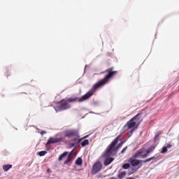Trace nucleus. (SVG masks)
<instances>
[{
    "instance_id": "nucleus-1",
    "label": "nucleus",
    "mask_w": 179,
    "mask_h": 179,
    "mask_svg": "<svg viewBox=\"0 0 179 179\" xmlns=\"http://www.w3.org/2000/svg\"><path fill=\"white\" fill-rule=\"evenodd\" d=\"M102 73H107V75H106L103 79L96 83L88 92L81 98H79L78 96H73L66 100L67 101V103H76L77 101L78 103H82L83 101H85V100H89V99L96 93V90H97L99 87L106 86V85L110 82V79L114 78L115 75L118 73V71H114V67H110L102 72Z\"/></svg>"
},
{
    "instance_id": "nucleus-2",
    "label": "nucleus",
    "mask_w": 179,
    "mask_h": 179,
    "mask_svg": "<svg viewBox=\"0 0 179 179\" xmlns=\"http://www.w3.org/2000/svg\"><path fill=\"white\" fill-rule=\"evenodd\" d=\"M121 134L117 136L113 141L108 146L106 151L103 154L102 157H110L118 152V148H117V143L120 142L121 139Z\"/></svg>"
},
{
    "instance_id": "nucleus-3",
    "label": "nucleus",
    "mask_w": 179,
    "mask_h": 179,
    "mask_svg": "<svg viewBox=\"0 0 179 179\" xmlns=\"http://www.w3.org/2000/svg\"><path fill=\"white\" fill-rule=\"evenodd\" d=\"M71 108V105L68 103L67 101L62 99L58 103V105L55 107L56 113H59V111H64V110H68Z\"/></svg>"
},
{
    "instance_id": "nucleus-4",
    "label": "nucleus",
    "mask_w": 179,
    "mask_h": 179,
    "mask_svg": "<svg viewBox=\"0 0 179 179\" xmlns=\"http://www.w3.org/2000/svg\"><path fill=\"white\" fill-rule=\"evenodd\" d=\"M156 159L155 157H151L150 158H148L145 160H138L135 159V158H130L129 163L132 167H136V166H139L141 163H149V162H151V160H155Z\"/></svg>"
},
{
    "instance_id": "nucleus-5",
    "label": "nucleus",
    "mask_w": 179,
    "mask_h": 179,
    "mask_svg": "<svg viewBox=\"0 0 179 179\" xmlns=\"http://www.w3.org/2000/svg\"><path fill=\"white\" fill-rule=\"evenodd\" d=\"M66 138H79V131L76 129L66 130L64 132Z\"/></svg>"
},
{
    "instance_id": "nucleus-6",
    "label": "nucleus",
    "mask_w": 179,
    "mask_h": 179,
    "mask_svg": "<svg viewBox=\"0 0 179 179\" xmlns=\"http://www.w3.org/2000/svg\"><path fill=\"white\" fill-rule=\"evenodd\" d=\"M101 169H103V164H101V162H96L92 166L91 173L93 176H94V174H97V173H100V171H101Z\"/></svg>"
},
{
    "instance_id": "nucleus-7",
    "label": "nucleus",
    "mask_w": 179,
    "mask_h": 179,
    "mask_svg": "<svg viewBox=\"0 0 179 179\" xmlns=\"http://www.w3.org/2000/svg\"><path fill=\"white\" fill-rule=\"evenodd\" d=\"M135 125H136V122H134V120L131 119L123 127V130L125 132V131H128L129 129H132V128H134Z\"/></svg>"
},
{
    "instance_id": "nucleus-8",
    "label": "nucleus",
    "mask_w": 179,
    "mask_h": 179,
    "mask_svg": "<svg viewBox=\"0 0 179 179\" xmlns=\"http://www.w3.org/2000/svg\"><path fill=\"white\" fill-rule=\"evenodd\" d=\"M145 153H146V150L145 148H141L134 154L133 157L134 159H138V157H141L142 159H143V156L145 155Z\"/></svg>"
},
{
    "instance_id": "nucleus-9",
    "label": "nucleus",
    "mask_w": 179,
    "mask_h": 179,
    "mask_svg": "<svg viewBox=\"0 0 179 179\" xmlns=\"http://www.w3.org/2000/svg\"><path fill=\"white\" fill-rule=\"evenodd\" d=\"M62 141V138H54L50 137L48 142L46 143V145H51L52 143H58L59 142Z\"/></svg>"
},
{
    "instance_id": "nucleus-10",
    "label": "nucleus",
    "mask_w": 179,
    "mask_h": 179,
    "mask_svg": "<svg viewBox=\"0 0 179 179\" xmlns=\"http://www.w3.org/2000/svg\"><path fill=\"white\" fill-rule=\"evenodd\" d=\"M142 113H138L137 115H136L134 117H133L131 118V120H133V122H136V124H141V122H142L141 120V119L142 118Z\"/></svg>"
},
{
    "instance_id": "nucleus-11",
    "label": "nucleus",
    "mask_w": 179,
    "mask_h": 179,
    "mask_svg": "<svg viewBox=\"0 0 179 179\" xmlns=\"http://www.w3.org/2000/svg\"><path fill=\"white\" fill-rule=\"evenodd\" d=\"M103 159H106L105 162L103 163L104 166H108V164H111V163H113V162H114V158H113V157H108L106 158L103 157Z\"/></svg>"
},
{
    "instance_id": "nucleus-12",
    "label": "nucleus",
    "mask_w": 179,
    "mask_h": 179,
    "mask_svg": "<svg viewBox=\"0 0 179 179\" xmlns=\"http://www.w3.org/2000/svg\"><path fill=\"white\" fill-rule=\"evenodd\" d=\"M155 148L151 147L149 148V150H148L144 154V155H143V159H145V157H148V156H149V155H150V153H152L154 150Z\"/></svg>"
},
{
    "instance_id": "nucleus-13",
    "label": "nucleus",
    "mask_w": 179,
    "mask_h": 179,
    "mask_svg": "<svg viewBox=\"0 0 179 179\" xmlns=\"http://www.w3.org/2000/svg\"><path fill=\"white\" fill-rule=\"evenodd\" d=\"M73 153V151H71L67 157V159L64 162V164H68V163H69V162H71V160H72V155Z\"/></svg>"
},
{
    "instance_id": "nucleus-14",
    "label": "nucleus",
    "mask_w": 179,
    "mask_h": 179,
    "mask_svg": "<svg viewBox=\"0 0 179 179\" xmlns=\"http://www.w3.org/2000/svg\"><path fill=\"white\" fill-rule=\"evenodd\" d=\"M12 164H6L3 166V171H9V170H10V169H12Z\"/></svg>"
},
{
    "instance_id": "nucleus-15",
    "label": "nucleus",
    "mask_w": 179,
    "mask_h": 179,
    "mask_svg": "<svg viewBox=\"0 0 179 179\" xmlns=\"http://www.w3.org/2000/svg\"><path fill=\"white\" fill-rule=\"evenodd\" d=\"M77 166H82L83 161L82 160V157H78L76 162H75Z\"/></svg>"
},
{
    "instance_id": "nucleus-16",
    "label": "nucleus",
    "mask_w": 179,
    "mask_h": 179,
    "mask_svg": "<svg viewBox=\"0 0 179 179\" xmlns=\"http://www.w3.org/2000/svg\"><path fill=\"white\" fill-rule=\"evenodd\" d=\"M126 176H127V172H126V171H123V172L120 173L117 175V178H119V179H122V178H124Z\"/></svg>"
},
{
    "instance_id": "nucleus-17",
    "label": "nucleus",
    "mask_w": 179,
    "mask_h": 179,
    "mask_svg": "<svg viewBox=\"0 0 179 179\" xmlns=\"http://www.w3.org/2000/svg\"><path fill=\"white\" fill-rule=\"evenodd\" d=\"M68 152H63L59 157V162H61L64 157H66L68 156Z\"/></svg>"
},
{
    "instance_id": "nucleus-18",
    "label": "nucleus",
    "mask_w": 179,
    "mask_h": 179,
    "mask_svg": "<svg viewBox=\"0 0 179 179\" xmlns=\"http://www.w3.org/2000/svg\"><path fill=\"white\" fill-rule=\"evenodd\" d=\"M141 167H142V165H139L137 168L135 166H133V168H131V174H134V173H136L138 170H139V169H141Z\"/></svg>"
},
{
    "instance_id": "nucleus-19",
    "label": "nucleus",
    "mask_w": 179,
    "mask_h": 179,
    "mask_svg": "<svg viewBox=\"0 0 179 179\" xmlns=\"http://www.w3.org/2000/svg\"><path fill=\"white\" fill-rule=\"evenodd\" d=\"M87 145H89V140L87 139H85L81 142V146L83 148H85V146H87Z\"/></svg>"
},
{
    "instance_id": "nucleus-20",
    "label": "nucleus",
    "mask_w": 179,
    "mask_h": 179,
    "mask_svg": "<svg viewBox=\"0 0 179 179\" xmlns=\"http://www.w3.org/2000/svg\"><path fill=\"white\" fill-rule=\"evenodd\" d=\"M129 167H131V165H130L129 164H128V163L124 164L122 165V169H123L124 170H128V169H129Z\"/></svg>"
},
{
    "instance_id": "nucleus-21",
    "label": "nucleus",
    "mask_w": 179,
    "mask_h": 179,
    "mask_svg": "<svg viewBox=\"0 0 179 179\" xmlns=\"http://www.w3.org/2000/svg\"><path fill=\"white\" fill-rule=\"evenodd\" d=\"M38 153L39 156L43 157V156H45V155H47V151H41Z\"/></svg>"
},
{
    "instance_id": "nucleus-22",
    "label": "nucleus",
    "mask_w": 179,
    "mask_h": 179,
    "mask_svg": "<svg viewBox=\"0 0 179 179\" xmlns=\"http://www.w3.org/2000/svg\"><path fill=\"white\" fill-rule=\"evenodd\" d=\"M124 143H125V141L120 142L118 145H116L117 146L116 149H117V150H118V149H120L121 148V146H122L124 145Z\"/></svg>"
},
{
    "instance_id": "nucleus-23",
    "label": "nucleus",
    "mask_w": 179,
    "mask_h": 179,
    "mask_svg": "<svg viewBox=\"0 0 179 179\" xmlns=\"http://www.w3.org/2000/svg\"><path fill=\"white\" fill-rule=\"evenodd\" d=\"M167 152V148L166 147H164L162 148V150L161 151V153H166Z\"/></svg>"
},
{
    "instance_id": "nucleus-24",
    "label": "nucleus",
    "mask_w": 179,
    "mask_h": 179,
    "mask_svg": "<svg viewBox=\"0 0 179 179\" xmlns=\"http://www.w3.org/2000/svg\"><path fill=\"white\" fill-rule=\"evenodd\" d=\"M86 138H89V135L85 136L84 138H80L78 142H82L83 139H86Z\"/></svg>"
},
{
    "instance_id": "nucleus-25",
    "label": "nucleus",
    "mask_w": 179,
    "mask_h": 179,
    "mask_svg": "<svg viewBox=\"0 0 179 179\" xmlns=\"http://www.w3.org/2000/svg\"><path fill=\"white\" fill-rule=\"evenodd\" d=\"M173 145L171 144H167L166 146V149H170Z\"/></svg>"
},
{
    "instance_id": "nucleus-26",
    "label": "nucleus",
    "mask_w": 179,
    "mask_h": 179,
    "mask_svg": "<svg viewBox=\"0 0 179 179\" xmlns=\"http://www.w3.org/2000/svg\"><path fill=\"white\" fill-rule=\"evenodd\" d=\"M127 149H128V147H125L122 151L121 153H124L125 152V150H127Z\"/></svg>"
},
{
    "instance_id": "nucleus-27",
    "label": "nucleus",
    "mask_w": 179,
    "mask_h": 179,
    "mask_svg": "<svg viewBox=\"0 0 179 179\" xmlns=\"http://www.w3.org/2000/svg\"><path fill=\"white\" fill-rule=\"evenodd\" d=\"M134 131H135V129H132L130 131V134H134Z\"/></svg>"
},
{
    "instance_id": "nucleus-28",
    "label": "nucleus",
    "mask_w": 179,
    "mask_h": 179,
    "mask_svg": "<svg viewBox=\"0 0 179 179\" xmlns=\"http://www.w3.org/2000/svg\"><path fill=\"white\" fill-rule=\"evenodd\" d=\"M45 134H47V132H45V131H41V135H44Z\"/></svg>"
},
{
    "instance_id": "nucleus-29",
    "label": "nucleus",
    "mask_w": 179,
    "mask_h": 179,
    "mask_svg": "<svg viewBox=\"0 0 179 179\" xmlns=\"http://www.w3.org/2000/svg\"><path fill=\"white\" fill-rule=\"evenodd\" d=\"M47 171H48V173H51V169H48L47 170Z\"/></svg>"
},
{
    "instance_id": "nucleus-30",
    "label": "nucleus",
    "mask_w": 179,
    "mask_h": 179,
    "mask_svg": "<svg viewBox=\"0 0 179 179\" xmlns=\"http://www.w3.org/2000/svg\"><path fill=\"white\" fill-rule=\"evenodd\" d=\"M109 179H117V178H115V177H111V178H110Z\"/></svg>"
},
{
    "instance_id": "nucleus-31",
    "label": "nucleus",
    "mask_w": 179,
    "mask_h": 179,
    "mask_svg": "<svg viewBox=\"0 0 179 179\" xmlns=\"http://www.w3.org/2000/svg\"><path fill=\"white\" fill-rule=\"evenodd\" d=\"M74 145H75V144H74V143H73V144H72V146H74Z\"/></svg>"
},
{
    "instance_id": "nucleus-32",
    "label": "nucleus",
    "mask_w": 179,
    "mask_h": 179,
    "mask_svg": "<svg viewBox=\"0 0 179 179\" xmlns=\"http://www.w3.org/2000/svg\"><path fill=\"white\" fill-rule=\"evenodd\" d=\"M74 141H76V139H75Z\"/></svg>"
}]
</instances>
